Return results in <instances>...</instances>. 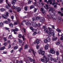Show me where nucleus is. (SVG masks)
<instances>
[{
  "mask_svg": "<svg viewBox=\"0 0 63 63\" xmlns=\"http://www.w3.org/2000/svg\"><path fill=\"white\" fill-rule=\"evenodd\" d=\"M47 31H48L47 29H46L44 30V32H45V33H47Z\"/></svg>",
  "mask_w": 63,
  "mask_h": 63,
  "instance_id": "26",
  "label": "nucleus"
},
{
  "mask_svg": "<svg viewBox=\"0 0 63 63\" xmlns=\"http://www.w3.org/2000/svg\"><path fill=\"white\" fill-rule=\"evenodd\" d=\"M28 48V45H26L25 46H24V49H26V48Z\"/></svg>",
  "mask_w": 63,
  "mask_h": 63,
  "instance_id": "36",
  "label": "nucleus"
},
{
  "mask_svg": "<svg viewBox=\"0 0 63 63\" xmlns=\"http://www.w3.org/2000/svg\"><path fill=\"white\" fill-rule=\"evenodd\" d=\"M60 44V42H58L56 43V45H58Z\"/></svg>",
  "mask_w": 63,
  "mask_h": 63,
  "instance_id": "52",
  "label": "nucleus"
},
{
  "mask_svg": "<svg viewBox=\"0 0 63 63\" xmlns=\"http://www.w3.org/2000/svg\"><path fill=\"white\" fill-rule=\"evenodd\" d=\"M16 9L17 10V12H19L21 11V8H20L19 7H18L17 9Z\"/></svg>",
  "mask_w": 63,
  "mask_h": 63,
  "instance_id": "17",
  "label": "nucleus"
},
{
  "mask_svg": "<svg viewBox=\"0 0 63 63\" xmlns=\"http://www.w3.org/2000/svg\"><path fill=\"white\" fill-rule=\"evenodd\" d=\"M36 41L37 43V44H39L40 43V41L39 39H36Z\"/></svg>",
  "mask_w": 63,
  "mask_h": 63,
  "instance_id": "35",
  "label": "nucleus"
},
{
  "mask_svg": "<svg viewBox=\"0 0 63 63\" xmlns=\"http://www.w3.org/2000/svg\"><path fill=\"white\" fill-rule=\"evenodd\" d=\"M48 29L49 30V31H51L52 30V29L50 27H48Z\"/></svg>",
  "mask_w": 63,
  "mask_h": 63,
  "instance_id": "45",
  "label": "nucleus"
},
{
  "mask_svg": "<svg viewBox=\"0 0 63 63\" xmlns=\"http://www.w3.org/2000/svg\"><path fill=\"white\" fill-rule=\"evenodd\" d=\"M53 61L54 62H57V60L55 59H53Z\"/></svg>",
  "mask_w": 63,
  "mask_h": 63,
  "instance_id": "49",
  "label": "nucleus"
},
{
  "mask_svg": "<svg viewBox=\"0 0 63 63\" xmlns=\"http://www.w3.org/2000/svg\"><path fill=\"white\" fill-rule=\"evenodd\" d=\"M26 63H30L29 62L28 60L26 61Z\"/></svg>",
  "mask_w": 63,
  "mask_h": 63,
  "instance_id": "64",
  "label": "nucleus"
},
{
  "mask_svg": "<svg viewBox=\"0 0 63 63\" xmlns=\"http://www.w3.org/2000/svg\"><path fill=\"white\" fill-rule=\"evenodd\" d=\"M52 1V0H48V1L47 2V3L48 4H49V3H50L51 2H52V1Z\"/></svg>",
  "mask_w": 63,
  "mask_h": 63,
  "instance_id": "22",
  "label": "nucleus"
},
{
  "mask_svg": "<svg viewBox=\"0 0 63 63\" xmlns=\"http://www.w3.org/2000/svg\"><path fill=\"white\" fill-rule=\"evenodd\" d=\"M11 18L12 20L14 19V16H11Z\"/></svg>",
  "mask_w": 63,
  "mask_h": 63,
  "instance_id": "54",
  "label": "nucleus"
},
{
  "mask_svg": "<svg viewBox=\"0 0 63 63\" xmlns=\"http://www.w3.org/2000/svg\"><path fill=\"white\" fill-rule=\"evenodd\" d=\"M3 53L4 54H6V53H7V52L6 51H5L3 52Z\"/></svg>",
  "mask_w": 63,
  "mask_h": 63,
  "instance_id": "62",
  "label": "nucleus"
},
{
  "mask_svg": "<svg viewBox=\"0 0 63 63\" xmlns=\"http://www.w3.org/2000/svg\"><path fill=\"white\" fill-rule=\"evenodd\" d=\"M36 34H37V32H34V33H33V36H34V35H35Z\"/></svg>",
  "mask_w": 63,
  "mask_h": 63,
  "instance_id": "53",
  "label": "nucleus"
},
{
  "mask_svg": "<svg viewBox=\"0 0 63 63\" xmlns=\"http://www.w3.org/2000/svg\"><path fill=\"white\" fill-rule=\"evenodd\" d=\"M37 4L38 6H40V3L39 2H37Z\"/></svg>",
  "mask_w": 63,
  "mask_h": 63,
  "instance_id": "50",
  "label": "nucleus"
},
{
  "mask_svg": "<svg viewBox=\"0 0 63 63\" xmlns=\"http://www.w3.org/2000/svg\"><path fill=\"white\" fill-rule=\"evenodd\" d=\"M4 46H6L7 45V43H4L3 44Z\"/></svg>",
  "mask_w": 63,
  "mask_h": 63,
  "instance_id": "58",
  "label": "nucleus"
},
{
  "mask_svg": "<svg viewBox=\"0 0 63 63\" xmlns=\"http://www.w3.org/2000/svg\"><path fill=\"white\" fill-rule=\"evenodd\" d=\"M47 40L48 42H50V38H47Z\"/></svg>",
  "mask_w": 63,
  "mask_h": 63,
  "instance_id": "41",
  "label": "nucleus"
},
{
  "mask_svg": "<svg viewBox=\"0 0 63 63\" xmlns=\"http://www.w3.org/2000/svg\"><path fill=\"white\" fill-rule=\"evenodd\" d=\"M34 8V7L33 5H32L30 7V9L31 10V9H33Z\"/></svg>",
  "mask_w": 63,
  "mask_h": 63,
  "instance_id": "42",
  "label": "nucleus"
},
{
  "mask_svg": "<svg viewBox=\"0 0 63 63\" xmlns=\"http://www.w3.org/2000/svg\"><path fill=\"white\" fill-rule=\"evenodd\" d=\"M3 26H4L3 23L2 22L0 23V27H3Z\"/></svg>",
  "mask_w": 63,
  "mask_h": 63,
  "instance_id": "21",
  "label": "nucleus"
},
{
  "mask_svg": "<svg viewBox=\"0 0 63 63\" xmlns=\"http://www.w3.org/2000/svg\"><path fill=\"white\" fill-rule=\"evenodd\" d=\"M3 2V0H0V3H1Z\"/></svg>",
  "mask_w": 63,
  "mask_h": 63,
  "instance_id": "63",
  "label": "nucleus"
},
{
  "mask_svg": "<svg viewBox=\"0 0 63 63\" xmlns=\"http://www.w3.org/2000/svg\"><path fill=\"white\" fill-rule=\"evenodd\" d=\"M57 39V37H55L52 38V40L53 41H56Z\"/></svg>",
  "mask_w": 63,
  "mask_h": 63,
  "instance_id": "16",
  "label": "nucleus"
},
{
  "mask_svg": "<svg viewBox=\"0 0 63 63\" xmlns=\"http://www.w3.org/2000/svg\"><path fill=\"white\" fill-rule=\"evenodd\" d=\"M5 0L6 1V3L8 5H6V7L7 8V9H9V8H10V7H11L10 5V3L8 2V0Z\"/></svg>",
  "mask_w": 63,
  "mask_h": 63,
  "instance_id": "7",
  "label": "nucleus"
},
{
  "mask_svg": "<svg viewBox=\"0 0 63 63\" xmlns=\"http://www.w3.org/2000/svg\"><path fill=\"white\" fill-rule=\"evenodd\" d=\"M9 25L11 27H13L14 26L13 24L12 23H10L9 24Z\"/></svg>",
  "mask_w": 63,
  "mask_h": 63,
  "instance_id": "37",
  "label": "nucleus"
},
{
  "mask_svg": "<svg viewBox=\"0 0 63 63\" xmlns=\"http://www.w3.org/2000/svg\"><path fill=\"white\" fill-rule=\"evenodd\" d=\"M36 47L37 49H39V48L40 47V46L38 45H37L36 46Z\"/></svg>",
  "mask_w": 63,
  "mask_h": 63,
  "instance_id": "39",
  "label": "nucleus"
},
{
  "mask_svg": "<svg viewBox=\"0 0 63 63\" xmlns=\"http://www.w3.org/2000/svg\"><path fill=\"white\" fill-rule=\"evenodd\" d=\"M11 46L10 45H9V46L8 47V48H11Z\"/></svg>",
  "mask_w": 63,
  "mask_h": 63,
  "instance_id": "57",
  "label": "nucleus"
},
{
  "mask_svg": "<svg viewBox=\"0 0 63 63\" xmlns=\"http://www.w3.org/2000/svg\"><path fill=\"white\" fill-rule=\"evenodd\" d=\"M5 29H6V30H8L9 32H10V31L9 30V28H7V27H5Z\"/></svg>",
  "mask_w": 63,
  "mask_h": 63,
  "instance_id": "44",
  "label": "nucleus"
},
{
  "mask_svg": "<svg viewBox=\"0 0 63 63\" xmlns=\"http://www.w3.org/2000/svg\"><path fill=\"white\" fill-rule=\"evenodd\" d=\"M38 52L39 54H42V55H45V52L44 51H42V50H38Z\"/></svg>",
  "mask_w": 63,
  "mask_h": 63,
  "instance_id": "6",
  "label": "nucleus"
},
{
  "mask_svg": "<svg viewBox=\"0 0 63 63\" xmlns=\"http://www.w3.org/2000/svg\"><path fill=\"white\" fill-rule=\"evenodd\" d=\"M41 10L42 11V13L44 15L45 14V10H44V9L43 8H41Z\"/></svg>",
  "mask_w": 63,
  "mask_h": 63,
  "instance_id": "15",
  "label": "nucleus"
},
{
  "mask_svg": "<svg viewBox=\"0 0 63 63\" xmlns=\"http://www.w3.org/2000/svg\"><path fill=\"white\" fill-rule=\"evenodd\" d=\"M3 23H6V24H8V22L7 20L4 21H3Z\"/></svg>",
  "mask_w": 63,
  "mask_h": 63,
  "instance_id": "30",
  "label": "nucleus"
},
{
  "mask_svg": "<svg viewBox=\"0 0 63 63\" xmlns=\"http://www.w3.org/2000/svg\"><path fill=\"white\" fill-rule=\"evenodd\" d=\"M24 22L25 23V24L26 25H28L30 24V25L32 24L31 23H30L28 21H26L25 20H24Z\"/></svg>",
  "mask_w": 63,
  "mask_h": 63,
  "instance_id": "9",
  "label": "nucleus"
},
{
  "mask_svg": "<svg viewBox=\"0 0 63 63\" xmlns=\"http://www.w3.org/2000/svg\"><path fill=\"white\" fill-rule=\"evenodd\" d=\"M50 52L52 54H54L55 53V51L52 48L51 49Z\"/></svg>",
  "mask_w": 63,
  "mask_h": 63,
  "instance_id": "11",
  "label": "nucleus"
},
{
  "mask_svg": "<svg viewBox=\"0 0 63 63\" xmlns=\"http://www.w3.org/2000/svg\"><path fill=\"white\" fill-rule=\"evenodd\" d=\"M48 42V41L46 39H45L44 40V43H47Z\"/></svg>",
  "mask_w": 63,
  "mask_h": 63,
  "instance_id": "25",
  "label": "nucleus"
},
{
  "mask_svg": "<svg viewBox=\"0 0 63 63\" xmlns=\"http://www.w3.org/2000/svg\"><path fill=\"white\" fill-rule=\"evenodd\" d=\"M5 47L4 46H3L2 47H1L2 49H0L1 50H3L4 49H5Z\"/></svg>",
  "mask_w": 63,
  "mask_h": 63,
  "instance_id": "47",
  "label": "nucleus"
},
{
  "mask_svg": "<svg viewBox=\"0 0 63 63\" xmlns=\"http://www.w3.org/2000/svg\"><path fill=\"white\" fill-rule=\"evenodd\" d=\"M39 60L40 61H42V62H44V63H47L49 61V60L48 58H47L45 59V60L44 59H41Z\"/></svg>",
  "mask_w": 63,
  "mask_h": 63,
  "instance_id": "1",
  "label": "nucleus"
},
{
  "mask_svg": "<svg viewBox=\"0 0 63 63\" xmlns=\"http://www.w3.org/2000/svg\"><path fill=\"white\" fill-rule=\"evenodd\" d=\"M19 30L17 28H16L15 29H12L11 30V31L12 32H15V31H18Z\"/></svg>",
  "mask_w": 63,
  "mask_h": 63,
  "instance_id": "13",
  "label": "nucleus"
},
{
  "mask_svg": "<svg viewBox=\"0 0 63 63\" xmlns=\"http://www.w3.org/2000/svg\"><path fill=\"white\" fill-rule=\"evenodd\" d=\"M50 5H52V6H54L55 4V5H57L58 3L57 2H56L55 3H52V2H51L50 3Z\"/></svg>",
  "mask_w": 63,
  "mask_h": 63,
  "instance_id": "12",
  "label": "nucleus"
},
{
  "mask_svg": "<svg viewBox=\"0 0 63 63\" xmlns=\"http://www.w3.org/2000/svg\"><path fill=\"white\" fill-rule=\"evenodd\" d=\"M8 23H10V22H11V20H10V19H8Z\"/></svg>",
  "mask_w": 63,
  "mask_h": 63,
  "instance_id": "48",
  "label": "nucleus"
},
{
  "mask_svg": "<svg viewBox=\"0 0 63 63\" xmlns=\"http://www.w3.org/2000/svg\"><path fill=\"white\" fill-rule=\"evenodd\" d=\"M29 60L30 61V62H31L33 61V59H32V58H29Z\"/></svg>",
  "mask_w": 63,
  "mask_h": 63,
  "instance_id": "29",
  "label": "nucleus"
},
{
  "mask_svg": "<svg viewBox=\"0 0 63 63\" xmlns=\"http://www.w3.org/2000/svg\"><path fill=\"white\" fill-rule=\"evenodd\" d=\"M51 34L52 35V36H54L55 33H54V32H52H52Z\"/></svg>",
  "mask_w": 63,
  "mask_h": 63,
  "instance_id": "24",
  "label": "nucleus"
},
{
  "mask_svg": "<svg viewBox=\"0 0 63 63\" xmlns=\"http://www.w3.org/2000/svg\"><path fill=\"white\" fill-rule=\"evenodd\" d=\"M47 18H52L54 20H56V16L55 15L53 16L52 17L51 15H47Z\"/></svg>",
  "mask_w": 63,
  "mask_h": 63,
  "instance_id": "3",
  "label": "nucleus"
},
{
  "mask_svg": "<svg viewBox=\"0 0 63 63\" xmlns=\"http://www.w3.org/2000/svg\"><path fill=\"white\" fill-rule=\"evenodd\" d=\"M12 7L14 9H16V7H15V6L14 5H13V6H12Z\"/></svg>",
  "mask_w": 63,
  "mask_h": 63,
  "instance_id": "56",
  "label": "nucleus"
},
{
  "mask_svg": "<svg viewBox=\"0 0 63 63\" xmlns=\"http://www.w3.org/2000/svg\"><path fill=\"white\" fill-rule=\"evenodd\" d=\"M0 11L1 12H4L5 11H6V9L4 8H2L0 9Z\"/></svg>",
  "mask_w": 63,
  "mask_h": 63,
  "instance_id": "20",
  "label": "nucleus"
},
{
  "mask_svg": "<svg viewBox=\"0 0 63 63\" xmlns=\"http://www.w3.org/2000/svg\"><path fill=\"white\" fill-rule=\"evenodd\" d=\"M53 1V3H55L56 2L55 0H53L52 1Z\"/></svg>",
  "mask_w": 63,
  "mask_h": 63,
  "instance_id": "61",
  "label": "nucleus"
},
{
  "mask_svg": "<svg viewBox=\"0 0 63 63\" xmlns=\"http://www.w3.org/2000/svg\"><path fill=\"white\" fill-rule=\"evenodd\" d=\"M24 10L25 11H27V10H28V8H27V7L26 6L24 7Z\"/></svg>",
  "mask_w": 63,
  "mask_h": 63,
  "instance_id": "40",
  "label": "nucleus"
},
{
  "mask_svg": "<svg viewBox=\"0 0 63 63\" xmlns=\"http://www.w3.org/2000/svg\"><path fill=\"white\" fill-rule=\"evenodd\" d=\"M18 37L19 38H20L22 37V35L20 34H19L18 35Z\"/></svg>",
  "mask_w": 63,
  "mask_h": 63,
  "instance_id": "32",
  "label": "nucleus"
},
{
  "mask_svg": "<svg viewBox=\"0 0 63 63\" xmlns=\"http://www.w3.org/2000/svg\"><path fill=\"white\" fill-rule=\"evenodd\" d=\"M17 48H18V46H15L14 48V49L15 50L17 49Z\"/></svg>",
  "mask_w": 63,
  "mask_h": 63,
  "instance_id": "31",
  "label": "nucleus"
},
{
  "mask_svg": "<svg viewBox=\"0 0 63 63\" xmlns=\"http://www.w3.org/2000/svg\"><path fill=\"white\" fill-rule=\"evenodd\" d=\"M32 19L33 21L36 20V17H33L32 18Z\"/></svg>",
  "mask_w": 63,
  "mask_h": 63,
  "instance_id": "34",
  "label": "nucleus"
},
{
  "mask_svg": "<svg viewBox=\"0 0 63 63\" xmlns=\"http://www.w3.org/2000/svg\"><path fill=\"white\" fill-rule=\"evenodd\" d=\"M31 2V0H29V1L28 2V4H30V3Z\"/></svg>",
  "mask_w": 63,
  "mask_h": 63,
  "instance_id": "55",
  "label": "nucleus"
},
{
  "mask_svg": "<svg viewBox=\"0 0 63 63\" xmlns=\"http://www.w3.org/2000/svg\"><path fill=\"white\" fill-rule=\"evenodd\" d=\"M16 0H12V4L13 5H15V3H16Z\"/></svg>",
  "mask_w": 63,
  "mask_h": 63,
  "instance_id": "14",
  "label": "nucleus"
},
{
  "mask_svg": "<svg viewBox=\"0 0 63 63\" xmlns=\"http://www.w3.org/2000/svg\"><path fill=\"white\" fill-rule=\"evenodd\" d=\"M3 40L5 42H6L7 41V39L6 37H4L3 38Z\"/></svg>",
  "mask_w": 63,
  "mask_h": 63,
  "instance_id": "51",
  "label": "nucleus"
},
{
  "mask_svg": "<svg viewBox=\"0 0 63 63\" xmlns=\"http://www.w3.org/2000/svg\"><path fill=\"white\" fill-rule=\"evenodd\" d=\"M32 25L33 27H37V26H38V25L36 23H33Z\"/></svg>",
  "mask_w": 63,
  "mask_h": 63,
  "instance_id": "18",
  "label": "nucleus"
},
{
  "mask_svg": "<svg viewBox=\"0 0 63 63\" xmlns=\"http://www.w3.org/2000/svg\"><path fill=\"white\" fill-rule=\"evenodd\" d=\"M32 52L33 54L35 56V54L36 53V52L35 51H34L33 49L32 48H30L29 50V52L30 53H31Z\"/></svg>",
  "mask_w": 63,
  "mask_h": 63,
  "instance_id": "5",
  "label": "nucleus"
},
{
  "mask_svg": "<svg viewBox=\"0 0 63 63\" xmlns=\"http://www.w3.org/2000/svg\"><path fill=\"white\" fill-rule=\"evenodd\" d=\"M8 16L9 13L7 12L5 13L4 14H3L1 16L4 19H6Z\"/></svg>",
  "mask_w": 63,
  "mask_h": 63,
  "instance_id": "2",
  "label": "nucleus"
},
{
  "mask_svg": "<svg viewBox=\"0 0 63 63\" xmlns=\"http://www.w3.org/2000/svg\"><path fill=\"white\" fill-rule=\"evenodd\" d=\"M50 47V45L48 44H47L45 45L44 46V48L45 50H47L48 49V48Z\"/></svg>",
  "mask_w": 63,
  "mask_h": 63,
  "instance_id": "10",
  "label": "nucleus"
},
{
  "mask_svg": "<svg viewBox=\"0 0 63 63\" xmlns=\"http://www.w3.org/2000/svg\"><path fill=\"white\" fill-rule=\"evenodd\" d=\"M18 40L19 42V43H20V44H21V43H22V40H20L19 39H18Z\"/></svg>",
  "mask_w": 63,
  "mask_h": 63,
  "instance_id": "33",
  "label": "nucleus"
},
{
  "mask_svg": "<svg viewBox=\"0 0 63 63\" xmlns=\"http://www.w3.org/2000/svg\"><path fill=\"white\" fill-rule=\"evenodd\" d=\"M13 37L12 36V35H9V39H10V40H12V38Z\"/></svg>",
  "mask_w": 63,
  "mask_h": 63,
  "instance_id": "28",
  "label": "nucleus"
},
{
  "mask_svg": "<svg viewBox=\"0 0 63 63\" xmlns=\"http://www.w3.org/2000/svg\"><path fill=\"white\" fill-rule=\"evenodd\" d=\"M52 32V31H49L47 32V34H48V35H50V34H51Z\"/></svg>",
  "mask_w": 63,
  "mask_h": 63,
  "instance_id": "23",
  "label": "nucleus"
},
{
  "mask_svg": "<svg viewBox=\"0 0 63 63\" xmlns=\"http://www.w3.org/2000/svg\"><path fill=\"white\" fill-rule=\"evenodd\" d=\"M14 25H16L18 24V21H15L14 23Z\"/></svg>",
  "mask_w": 63,
  "mask_h": 63,
  "instance_id": "27",
  "label": "nucleus"
},
{
  "mask_svg": "<svg viewBox=\"0 0 63 63\" xmlns=\"http://www.w3.org/2000/svg\"><path fill=\"white\" fill-rule=\"evenodd\" d=\"M50 11H51V12H52V13H53V14H55V13H56V11L53 10V9L52 8L50 7H49V13Z\"/></svg>",
  "mask_w": 63,
  "mask_h": 63,
  "instance_id": "4",
  "label": "nucleus"
},
{
  "mask_svg": "<svg viewBox=\"0 0 63 63\" xmlns=\"http://www.w3.org/2000/svg\"><path fill=\"white\" fill-rule=\"evenodd\" d=\"M36 20H40V19H41L42 20L41 21V22H44V18H40V17L39 16H37L36 17Z\"/></svg>",
  "mask_w": 63,
  "mask_h": 63,
  "instance_id": "8",
  "label": "nucleus"
},
{
  "mask_svg": "<svg viewBox=\"0 0 63 63\" xmlns=\"http://www.w3.org/2000/svg\"><path fill=\"white\" fill-rule=\"evenodd\" d=\"M30 29L32 31H37V30L34 29H33V28L32 27H30Z\"/></svg>",
  "mask_w": 63,
  "mask_h": 63,
  "instance_id": "19",
  "label": "nucleus"
},
{
  "mask_svg": "<svg viewBox=\"0 0 63 63\" xmlns=\"http://www.w3.org/2000/svg\"><path fill=\"white\" fill-rule=\"evenodd\" d=\"M50 59L51 61H52L53 60V59L52 58L50 57Z\"/></svg>",
  "mask_w": 63,
  "mask_h": 63,
  "instance_id": "59",
  "label": "nucleus"
},
{
  "mask_svg": "<svg viewBox=\"0 0 63 63\" xmlns=\"http://www.w3.org/2000/svg\"><path fill=\"white\" fill-rule=\"evenodd\" d=\"M58 32H61V31L60 30H59L58 29H57L56 30Z\"/></svg>",
  "mask_w": 63,
  "mask_h": 63,
  "instance_id": "43",
  "label": "nucleus"
},
{
  "mask_svg": "<svg viewBox=\"0 0 63 63\" xmlns=\"http://www.w3.org/2000/svg\"><path fill=\"white\" fill-rule=\"evenodd\" d=\"M60 39L61 40H63V37H61L60 38Z\"/></svg>",
  "mask_w": 63,
  "mask_h": 63,
  "instance_id": "60",
  "label": "nucleus"
},
{
  "mask_svg": "<svg viewBox=\"0 0 63 63\" xmlns=\"http://www.w3.org/2000/svg\"><path fill=\"white\" fill-rule=\"evenodd\" d=\"M56 54L58 56V55L59 54V52L58 51H57L56 52Z\"/></svg>",
  "mask_w": 63,
  "mask_h": 63,
  "instance_id": "38",
  "label": "nucleus"
},
{
  "mask_svg": "<svg viewBox=\"0 0 63 63\" xmlns=\"http://www.w3.org/2000/svg\"><path fill=\"white\" fill-rule=\"evenodd\" d=\"M37 10V9L36 8H34V12H36Z\"/></svg>",
  "mask_w": 63,
  "mask_h": 63,
  "instance_id": "46",
  "label": "nucleus"
}]
</instances>
